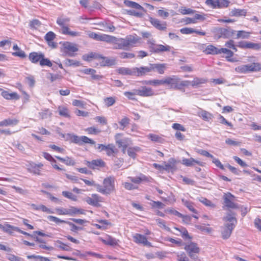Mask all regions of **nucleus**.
<instances>
[{
  "label": "nucleus",
  "instance_id": "nucleus-1",
  "mask_svg": "<svg viewBox=\"0 0 261 261\" xmlns=\"http://www.w3.org/2000/svg\"><path fill=\"white\" fill-rule=\"evenodd\" d=\"M235 216V213L229 211L226 217L224 218L225 223L221 232L222 237L224 239H227L230 236L232 230L236 226L237 220Z\"/></svg>",
  "mask_w": 261,
  "mask_h": 261
},
{
  "label": "nucleus",
  "instance_id": "nucleus-2",
  "mask_svg": "<svg viewBox=\"0 0 261 261\" xmlns=\"http://www.w3.org/2000/svg\"><path fill=\"white\" fill-rule=\"evenodd\" d=\"M140 40V38L136 34L128 35L125 38H117L115 37L114 43V48L126 49L135 45Z\"/></svg>",
  "mask_w": 261,
  "mask_h": 261
},
{
  "label": "nucleus",
  "instance_id": "nucleus-3",
  "mask_svg": "<svg viewBox=\"0 0 261 261\" xmlns=\"http://www.w3.org/2000/svg\"><path fill=\"white\" fill-rule=\"evenodd\" d=\"M103 185V187L99 184L96 185L97 191L104 195H109L115 191V179L113 177L105 178Z\"/></svg>",
  "mask_w": 261,
  "mask_h": 261
},
{
  "label": "nucleus",
  "instance_id": "nucleus-4",
  "mask_svg": "<svg viewBox=\"0 0 261 261\" xmlns=\"http://www.w3.org/2000/svg\"><path fill=\"white\" fill-rule=\"evenodd\" d=\"M212 32L215 38L220 39V38H229L232 36L236 31L230 28L215 27L213 29Z\"/></svg>",
  "mask_w": 261,
  "mask_h": 261
},
{
  "label": "nucleus",
  "instance_id": "nucleus-5",
  "mask_svg": "<svg viewBox=\"0 0 261 261\" xmlns=\"http://www.w3.org/2000/svg\"><path fill=\"white\" fill-rule=\"evenodd\" d=\"M71 141L80 145H82L84 143H89L92 145L95 144V142L93 140L88 138L86 136L79 137L75 135L68 134L67 135Z\"/></svg>",
  "mask_w": 261,
  "mask_h": 261
},
{
  "label": "nucleus",
  "instance_id": "nucleus-6",
  "mask_svg": "<svg viewBox=\"0 0 261 261\" xmlns=\"http://www.w3.org/2000/svg\"><path fill=\"white\" fill-rule=\"evenodd\" d=\"M228 0H206L205 4L213 9H223L229 6Z\"/></svg>",
  "mask_w": 261,
  "mask_h": 261
},
{
  "label": "nucleus",
  "instance_id": "nucleus-7",
  "mask_svg": "<svg viewBox=\"0 0 261 261\" xmlns=\"http://www.w3.org/2000/svg\"><path fill=\"white\" fill-rule=\"evenodd\" d=\"M179 77L175 75L167 76L162 79V85H169L171 89H178Z\"/></svg>",
  "mask_w": 261,
  "mask_h": 261
},
{
  "label": "nucleus",
  "instance_id": "nucleus-8",
  "mask_svg": "<svg viewBox=\"0 0 261 261\" xmlns=\"http://www.w3.org/2000/svg\"><path fill=\"white\" fill-rule=\"evenodd\" d=\"M184 248L191 258L196 259L197 258L196 254L199 253V248L196 244L191 242L185 245Z\"/></svg>",
  "mask_w": 261,
  "mask_h": 261
},
{
  "label": "nucleus",
  "instance_id": "nucleus-9",
  "mask_svg": "<svg viewBox=\"0 0 261 261\" xmlns=\"http://www.w3.org/2000/svg\"><path fill=\"white\" fill-rule=\"evenodd\" d=\"M47 219L48 220H49L50 221H52V222H54L55 223H56V224H59V223H66L68 225H69V226H71V230L72 231H76L77 230H82L83 229L82 227H79V226H77L76 225H75L74 224L69 222V221H65V220H61L56 217H55V216H47Z\"/></svg>",
  "mask_w": 261,
  "mask_h": 261
},
{
  "label": "nucleus",
  "instance_id": "nucleus-10",
  "mask_svg": "<svg viewBox=\"0 0 261 261\" xmlns=\"http://www.w3.org/2000/svg\"><path fill=\"white\" fill-rule=\"evenodd\" d=\"M234 198V196L230 193L225 194L223 196L225 205L228 208H239L238 204L233 202Z\"/></svg>",
  "mask_w": 261,
  "mask_h": 261
},
{
  "label": "nucleus",
  "instance_id": "nucleus-11",
  "mask_svg": "<svg viewBox=\"0 0 261 261\" xmlns=\"http://www.w3.org/2000/svg\"><path fill=\"white\" fill-rule=\"evenodd\" d=\"M148 43L150 44L149 47L152 51L155 53H159L162 51H170V46L169 45H163L161 44L155 45L154 41H149Z\"/></svg>",
  "mask_w": 261,
  "mask_h": 261
},
{
  "label": "nucleus",
  "instance_id": "nucleus-12",
  "mask_svg": "<svg viewBox=\"0 0 261 261\" xmlns=\"http://www.w3.org/2000/svg\"><path fill=\"white\" fill-rule=\"evenodd\" d=\"M135 93L143 97L151 96L154 94L153 91L151 88L146 86L142 87L141 88L139 89H136Z\"/></svg>",
  "mask_w": 261,
  "mask_h": 261
},
{
  "label": "nucleus",
  "instance_id": "nucleus-13",
  "mask_svg": "<svg viewBox=\"0 0 261 261\" xmlns=\"http://www.w3.org/2000/svg\"><path fill=\"white\" fill-rule=\"evenodd\" d=\"M134 241L137 244H142L144 246H151L150 242H148L145 236L136 233L133 236Z\"/></svg>",
  "mask_w": 261,
  "mask_h": 261
},
{
  "label": "nucleus",
  "instance_id": "nucleus-14",
  "mask_svg": "<svg viewBox=\"0 0 261 261\" xmlns=\"http://www.w3.org/2000/svg\"><path fill=\"white\" fill-rule=\"evenodd\" d=\"M56 34L51 31L48 32L44 36V39L47 42V44L53 48H56L58 46L57 43L54 42Z\"/></svg>",
  "mask_w": 261,
  "mask_h": 261
},
{
  "label": "nucleus",
  "instance_id": "nucleus-15",
  "mask_svg": "<svg viewBox=\"0 0 261 261\" xmlns=\"http://www.w3.org/2000/svg\"><path fill=\"white\" fill-rule=\"evenodd\" d=\"M100 197L99 195L96 194H92L91 197H87L85 201L89 204L98 207L100 206L99 202L101 201Z\"/></svg>",
  "mask_w": 261,
  "mask_h": 261
},
{
  "label": "nucleus",
  "instance_id": "nucleus-16",
  "mask_svg": "<svg viewBox=\"0 0 261 261\" xmlns=\"http://www.w3.org/2000/svg\"><path fill=\"white\" fill-rule=\"evenodd\" d=\"M65 49V53L69 56H73V53L78 50L76 45L70 42H66L63 45Z\"/></svg>",
  "mask_w": 261,
  "mask_h": 261
},
{
  "label": "nucleus",
  "instance_id": "nucleus-17",
  "mask_svg": "<svg viewBox=\"0 0 261 261\" xmlns=\"http://www.w3.org/2000/svg\"><path fill=\"white\" fill-rule=\"evenodd\" d=\"M121 136V134H117L115 135V138L116 140V143L117 144L119 148L121 147H127L130 142L129 139L128 138L120 139V137Z\"/></svg>",
  "mask_w": 261,
  "mask_h": 261
},
{
  "label": "nucleus",
  "instance_id": "nucleus-18",
  "mask_svg": "<svg viewBox=\"0 0 261 261\" xmlns=\"http://www.w3.org/2000/svg\"><path fill=\"white\" fill-rule=\"evenodd\" d=\"M150 22L153 26L159 30H165L166 29V22H161L160 20L153 18H150Z\"/></svg>",
  "mask_w": 261,
  "mask_h": 261
},
{
  "label": "nucleus",
  "instance_id": "nucleus-19",
  "mask_svg": "<svg viewBox=\"0 0 261 261\" xmlns=\"http://www.w3.org/2000/svg\"><path fill=\"white\" fill-rule=\"evenodd\" d=\"M86 165L90 168L92 169H96L98 167H103L105 165V162L101 159L94 160L91 162L87 161Z\"/></svg>",
  "mask_w": 261,
  "mask_h": 261
},
{
  "label": "nucleus",
  "instance_id": "nucleus-20",
  "mask_svg": "<svg viewBox=\"0 0 261 261\" xmlns=\"http://www.w3.org/2000/svg\"><path fill=\"white\" fill-rule=\"evenodd\" d=\"M135 76H143L145 75L147 73L150 72L151 71V64H150L148 66L140 67V68L135 67Z\"/></svg>",
  "mask_w": 261,
  "mask_h": 261
},
{
  "label": "nucleus",
  "instance_id": "nucleus-21",
  "mask_svg": "<svg viewBox=\"0 0 261 261\" xmlns=\"http://www.w3.org/2000/svg\"><path fill=\"white\" fill-rule=\"evenodd\" d=\"M44 57V54L41 52H32L29 54V59L30 61L33 63L36 64L38 62H40L42 58Z\"/></svg>",
  "mask_w": 261,
  "mask_h": 261
},
{
  "label": "nucleus",
  "instance_id": "nucleus-22",
  "mask_svg": "<svg viewBox=\"0 0 261 261\" xmlns=\"http://www.w3.org/2000/svg\"><path fill=\"white\" fill-rule=\"evenodd\" d=\"M168 163L165 164L163 167V170H165L168 172L174 171L176 168L175 166L176 161L173 158H170L169 160Z\"/></svg>",
  "mask_w": 261,
  "mask_h": 261
},
{
  "label": "nucleus",
  "instance_id": "nucleus-23",
  "mask_svg": "<svg viewBox=\"0 0 261 261\" xmlns=\"http://www.w3.org/2000/svg\"><path fill=\"white\" fill-rule=\"evenodd\" d=\"M0 91H2V96L6 99H18L19 98V95L16 92H13L11 93H9L7 91L3 90L0 88Z\"/></svg>",
  "mask_w": 261,
  "mask_h": 261
},
{
  "label": "nucleus",
  "instance_id": "nucleus-24",
  "mask_svg": "<svg viewBox=\"0 0 261 261\" xmlns=\"http://www.w3.org/2000/svg\"><path fill=\"white\" fill-rule=\"evenodd\" d=\"M182 164L186 166L190 167L193 166L195 164L200 166H203V163L194 159L193 158L190 159H184L182 160Z\"/></svg>",
  "mask_w": 261,
  "mask_h": 261
},
{
  "label": "nucleus",
  "instance_id": "nucleus-25",
  "mask_svg": "<svg viewBox=\"0 0 261 261\" xmlns=\"http://www.w3.org/2000/svg\"><path fill=\"white\" fill-rule=\"evenodd\" d=\"M151 71L156 70V71L161 74L164 73L166 69V64H150Z\"/></svg>",
  "mask_w": 261,
  "mask_h": 261
},
{
  "label": "nucleus",
  "instance_id": "nucleus-26",
  "mask_svg": "<svg viewBox=\"0 0 261 261\" xmlns=\"http://www.w3.org/2000/svg\"><path fill=\"white\" fill-rule=\"evenodd\" d=\"M117 72L122 75H135V67L133 68L121 67L117 69Z\"/></svg>",
  "mask_w": 261,
  "mask_h": 261
},
{
  "label": "nucleus",
  "instance_id": "nucleus-27",
  "mask_svg": "<svg viewBox=\"0 0 261 261\" xmlns=\"http://www.w3.org/2000/svg\"><path fill=\"white\" fill-rule=\"evenodd\" d=\"M30 205L32 207V208L34 210L41 211L43 212H45L48 214L54 213V212L52 210L47 208L46 206H45L43 204L36 205L35 204L32 203Z\"/></svg>",
  "mask_w": 261,
  "mask_h": 261
},
{
  "label": "nucleus",
  "instance_id": "nucleus-28",
  "mask_svg": "<svg viewBox=\"0 0 261 261\" xmlns=\"http://www.w3.org/2000/svg\"><path fill=\"white\" fill-rule=\"evenodd\" d=\"M67 215L73 216L76 214H84L85 211L82 209L77 208L76 207L71 206L67 208Z\"/></svg>",
  "mask_w": 261,
  "mask_h": 261
},
{
  "label": "nucleus",
  "instance_id": "nucleus-29",
  "mask_svg": "<svg viewBox=\"0 0 261 261\" xmlns=\"http://www.w3.org/2000/svg\"><path fill=\"white\" fill-rule=\"evenodd\" d=\"M124 3L125 5L128 7L134 8L137 10L144 11V8L142 6H141L140 5H139V4H138L136 2L128 1V0H125L124 2Z\"/></svg>",
  "mask_w": 261,
  "mask_h": 261
},
{
  "label": "nucleus",
  "instance_id": "nucleus-30",
  "mask_svg": "<svg viewBox=\"0 0 261 261\" xmlns=\"http://www.w3.org/2000/svg\"><path fill=\"white\" fill-rule=\"evenodd\" d=\"M115 37L107 34H100L99 41H103L114 45Z\"/></svg>",
  "mask_w": 261,
  "mask_h": 261
},
{
  "label": "nucleus",
  "instance_id": "nucleus-31",
  "mask_svg": "<svg viewBox=\"0 0 261 261\" xmlns=\"http://www.w3.org/2000/svg\"><path fill=\"white\" fill-rule=\"evenodd\" d=\"M247 13L246 10L245 9H233L230 12L229 15L231 16H245Z\"/></svg>",
  "mask_w": 261,
  "mask_h": 261
},
{
  "label": "nucleus",
  "instance_id": "nucleus-32",
  "mask_svg": "<svg viewBox=\"0 0 261 261\" xmlns=\"http://www.w3.org/2000/svg\"><path fill=\"white\" fill-rule=\"evenodd\" d=\"M198 116L206 121H210L213 117L211 113L204 110H201L200 112H198Z\"/></svg>",
  "mask_w": 261,
  "mask_h": 261
},
{
  "label": "nucleus",
  "instance_id": "nucleus-33",
  "mask_svg": "<svg viewBox=\"0 0 261 261\" xmlns=\"http://www.w3.org/2000/svg\"><path fill=\"white\" fill-rule=\"evenodd\" d=\"M206 54L218 55L220 54L219 48L213 45H208L205 49Z\"/></svg>",
  "mask_w": 261,
  "mask_h": 261
},
{
  "label": "nucleus",
  "instance_id": "nucleus-34",
  "mask_svg": "<svg viewBox=\"0 0 261 261\" xmlns=\"http://www.w3.org/2000/svg\"><path fill=\"white\" fill-rule=\"evenodd\" d=\"M13 49L15 51V52L13 53V56L19 57L21 58H24L26 57V55L24 51L20 49L17 44H15L13 46Z\"/></svg>",
  "mask_w": 261,
  "mask_h": 261
},
{
  "label": "nucleus",
  "instance_id": "nucleus-35",
  "mask_svg": "<svg viewBox=\"0 0 261 261\" xmlns=\"http://www.w3.org/2000/svg\"><path fill=\"white\" fill-rule=\"evenodd\" d=\"M18 122V120L16 119H7L0 122V126L15 125Z\"/></svg>",
  "mask_w": 261,
  "mask_h": 261
},
{
  "label": "nucleus",
  "instance_id": "nucleus-36",
  "mask_svg": "<svg viewBox=\"0 0 261 261\" xmlns=\"http://www.w3.org/2000/svg\"><path fill=\"white\" fill-rule=\"evenodd\" d=\"M99 59H101L102 60L100 62L101 65L102 66H112L115 64V60L113 59L103 57L101 55Z\"/></svg>",
  "mask_w": 261,
  "mask_h": 261
},
{
  "label": "nucleus",
  "instance_id": "nucleus-37",
  "mask_svg": "<svg viewBox=\"0 0 261 261\" xmlns=\"http://www.w3.org/2000/svg\"><path fill=\"white\" fill-rule=\"evenodd\" d=\"M1 229H2L4 232L11 234L13 231H16V230L18 229V227L9 224H6L5 225H2Z\"/></svg>",
  "mask_w": 261,
  "mask_h": 261
},
{
  "label": "nucleus",
  "instance_id": "nucleus-38",
  "mask_svg": "<svg viewBox=\"0 0 261 261\" xmlns=\"http://www.w3.org/2000/svg\"><path fill=\"white\" fill-rule=\"evenodd\" d=\"M55 157L59 161L65 163L66 165L68 166H73L75 163L73 160H72L71 158H69L68 156H66L65 158H62L59 156H55Z\"/></svg>",
  "mask_w": 261,
  "mask_h": 261
},
{
  "label": "nucleus",
  "instance_id": "nucleus-39",
  "mask_svg": "<svg viewBox=\"0 0 261 261\" xmlns=\"http://www.w3.org/2000/svg\"><path fill=\"white\" fill-rule=\"evenodd\" d=\"M62 33L64 34L68 35L71 36L75 37L80 35V33L71 31L67 27H63L62 29Z\"/></svg>",
  "mask_w": 261,
  "mask_h": 261
},
{
  "label": "nucleus",
  "instance_id": "nucleus-40",
  "mask_svg": "<svg viewBox=\"0 0 261 261\" xmlns=\"http://www.w3.org/2000/svg\"><path fill=\"white\" fill-rule=\"evenodd\" d=\"M107 154L109 156H111L113 153L117 152V149L115 146L112 144H109L107 145V148L105 149Z\"/></svg>",
  "mask_w": 261,
  "mask_h": 261
},
{
  "label": "nucleus",
  "instance_id": "nucleus-41",
  "mask_svg": "<svg viewBox=\"0 0 261 261\" xmlns=\"http://www.w3.org/2000/svg\"><path fill=\"white\" fill-rule=\"evenodd\" d=\"M250 33L245 31H237L236 39H248L250 37Z\"/></svg>",
  "mask_w": 261,
  "mask_h": 261
},
{
  "label": "nucleus",
  "instance_id": "nucleus-42",
  "mask_svg": "<svg viewBox=\"0 0 261 261\" xmlns=\"http://www.w3.org/2000/svg\"><path fill=\"white\" fill-rule=\"evenodd\" d=\"M246 48L253 49L256 50H258L261 49V44L247 41Z\"/></svg>",
  "mask_w": 261,
  "mask_h": 261
},
{
  "label": "nucleus",
  "instance_id": "nucleus-43",
  "mask_svg": "<svg viewBox=\"0 0 261 261\" xmlns=\"http://www.w3.org/2000/svg\"><path fill=\"white\" fill-rule=\"evenodd\" d=\"M140 150V148L139 147H129L127 152L130 157L135 159L136 155V152L139 151Z\"/></svg>",
  "mask_w": 261,
  "mask_h": 261
},
{
  "label": "nucleus",
  "instance_id": "nucleus-44",
  "mask_svg": "<svg viewBox=\"0 0 261 261\" xmlns=\"http://www.w3.org/2000/svg\"><path fill=\"white\" fill-rule=\"evenodd\" d=\"M147 137L153 142L163 143L164 141V139L157 135L150 134L147 136Z\"/></svg>",
  "mask_w": 261,
  "mask_h": 261
},
{
  "label": "nucleus",
  "instance_id": "nucleus-45",
  "mask_svg": "<svg viewBox=\"0 0 261 261\" xmlns=\"http://www.w3.org/2000/svg\"><path fill=\"white\" fill-rule=\"evenodd\" d=\"M182 202L190 211L194 213H197V211L194 208L193 203L182 199Z\"/></svg>",
  "mask_w": 261,
  "mask_h": 261
},
{
  "label": "nucleus",
  "instance_id": "nucleus-46",
  "mask_svg": "<svg viewBox=\"0 0 261 261\" xmlns=\"http://www.w3.org/2000/svg\"><path fill=\"white\" fill-rule=\"evenodd\" d=\"M162 83V80H149V81H144L142 82L143 84L146 85H153L154 86H157L159 85H161Z\"/></svg>",
  "mask_w": 261,
  "mask_h": 261
},
{
  "label": "nucleus",
  "instance_id": "nucleus-47",
  "mask_svg": "<svg viewBox=\"0 0 261 261\" xmlns=\"http://www.w3.org/2000/svg\"><path fill=\"white\" fill-rule=\"evenodd\" d=\"M205 82L206 80L204 79L195 77L192 81H191V86L193 87H196L200 84L205 83Z\"/></svg>",
  "mask_w": 261,
  "mask_h": 261
},
{
  "label": "nucleus",
  "instance_id": "nucleus-48",
  "mask_svg": "<svg viewBox=\"0 0 261 261\" xmlns=\"http://www.w3.org/2000/svg\"><path fill=\"white\" fill-rule=\"evenodd\" d=\"M104 102L107 107H110L115 103L116 98L114 97H106L104 99Z\"/></svg>",
  "mask_w": 261,
  "mask_h": 261
},
{
  "label": "nucleus",
  "instance_id": "nucleus-49",
  "mask_svg": "<svg viewBox=\"0 0 261 261\" xmlns=\"http://www.w3.org/2000/svg\"><path fill=\"white\" fill-rule=\"evenodd\" d=\"M58 111L59 114L61 116H63L65 117H69V111L68 110L64 107H59L58 108Z\"/></svg>",
  "mask_w": 261,
  "mask_h": 261
},
{
  "label": "nucleus",
  "instance_id": "nucleus-50",
  "mask_svg": "<svg viewBox=\"0 0 261 261\" xmlns=\"http://www.w3.org/2000/svg\"><path fill=\"white\" fill-rule=\"evenodd\" d=\"M27 258L28 259L33 258L34 259H39L40 261H51L48 257L40 255H29L27 256Z\"/></svg>",
  "mask_w": 261,
  "mask_h": 261
},
{
  "label": "nucleus",
  "instance_id": "nucleus-51",
  "mask_svg": "<svg viewBox=\"0 0 261 261\" xmlns=\"http://www.w3.org/2000/svg\"><path fill=\"white\" fill-rule=\"evenodd\" d=\"M178 11L179 12L184 15L193 14L195 12V11L194 10H192L190 8H186L185 7H181V8H180L178 10Z\"/></svg>",
  "mask_w": 261,
  "mask_h": 261
},
{
  "label": "nucleus",
  "instance_id": "nucleus-52",
  "mask_svg": "<svg viewBox=\"0 0 261 261\" xmlns=\"http://www.w3.org/2000/svg\"><path fill=\"white\" fill-rule=\"evenodd\" d=\"M51 114L49 112L48 109H45L44 110H42L41 112L39 113V115L41 119L47 118L48 117L50 116Z\"/></svg>",
  "mask_w": 261,
  "mask_h": 261
},
{
  "label": "nucleus",
  "instance_id": "nucleus-53",
  "mask_svg": "<svg viewBox=\"0 0 261 261\" xmlns=\"http://www.w3.org/2000/svg\"><path fill=\"white\" fill-rule=\"evenodd\" d=\"M46 78L53 82L58 79H61L62 78V76L58 74H53L49 72L47 73Z\"/></svg>",
  "mask_w": 261,
  "mask_h": 261
},
{
  "label": "nucleus",
  "instance_id": "nucleus-54",
  "mask_svg": "<svg viewBox=\"0 0 261 261\" xmlns=\"http://www.w3.org/2000/svg\"><path fill=\"white\" fill-rule=\"evenodd\" d=\"M252 72H256L261 70V64L259 63H252L250 64Z\"/></svg>",
  "mask_w": 261,
  "mask_h": 261
},
{
  "label": "nucleus",
  "instance_id": "nucleus-55",
  "mask_svg": "<svg viewBox=\"0 0 261 261\" xmlns=\"http://www.w3.org/2000/svg\"><path fill=\"white\" fill-rule=\"evenodd\" d=\"M99 25H101L103 27V29H100L101 30L106 31V30H108L110 32H113L115 30V27L114 25H108L106 23L105 24L103 23H102L101 24L100 23Z\"/></svg>",
  "mask_w": 261,
  "mask_h": 261
},
{
  "label": "nucleus",
  "instance_id": "nucleus-56",
  "mask_svg": "<svg viewBox=\"0 0 261 261\" xmlns=\"http://www.w3.org/2000/svg\"><path fill=\"white\" fill-rule=\"evenodd\" d=\"M191 85V82L190 81H181L179 78V83L178 90H182L183 87H187Z\"/></svg>",
  "mask_w": 261,
  "mask_h": 261
},
{
  "label": "nucleus",
  "instance_id": "nucleus-57",
  "mask_svg": "<svg viewBox=\"0 0 261 261\" xmlns=\"http://www.w3.org/2000/svg\"><path fill=\"white\" fill-rule=\"evenodd\" d=\"M39 64L41 66H47L48 67H51L53 65L51 61L48 59L45 58L44 57L42 58Z\"/></svg>",
  "mask_w": 261,
  "mask_h": 261
},
{
  "label": "nucleus",
  "instance_id": "nucleus-58",
  "mask_svg": "<svg viewBox=\"0 0 261 261\" xmlns=\"http://www.w3.org/2000/svg\"><path fill=\"white\" fill-rule=\"evenodd\" d=\"M57 243H58L59 245L58 246V247L61 249L62 250L64 251H70L71 248L68 246L67 245L63 243L61 241L58 240L57 241Z\"/></svg>",
  "mask_w": 261,
  "mask_h": 261
},
{
  "label": "nucleus",
  "instance_id": "nucleus-59",
  "mask_svg": "<svg viewBox=\"0 0 261 261\" xmlns=\"http://www.w3.org/2000/svg\"><path fill=\"white\" fill-rule=\"evenodd\" d=\"M158 225L161 228L165 229V230L170 231V228L167 227L165 224V222L161 219H158L156 220Z\"/></svg>",
  "mask_w": 261,
  "mask_h": 261
},
{
  "label": "nucleus",
  "instance_id": "nucleus-60",
  "mask_svg": "<svg viewBox=\"0 0 261 261\" xmlns=\"http://www.w3.org/2000/svg\"><path fill=\"white\" fill-rule=\"evenodd\" d=\"M100 57V55L96 54L95 53H91L89 54L88 55L84 56L83 58L85 60L89 61L90 59H91V58H99V59Z\"/></svg>",
  "mask_w": 261,
  "mask_h": 261
},
{
  "label": "nucleus",
  "instance_id": "nucleus-61",
  "mask_svg": "<svg viewBox=\"0 0 261 261\" xmlns=\"http://www.w3.org/2000/svg\"><path fill=\"white\" fill-rule=\"evenodd\" d=\"M199 200L206 206L214 207L215 205L209 200L205 198L201 197Z\"/></svg>",
  "mask_w": 261,
  "mask_h": 261
},
{
  "label": "nucleus",
  "instance_id": "nucleus-62",
  "mask_svg": "<svg viewBox=\"0 0 261 261\" xmlns=\"http://www.w3.org/2000/svg\"><path fill=\"white\" fill-rule=\"evenodd\" d=\"M180 32L183 34H190L195 32V30L191 28H184L181 29Z\"/></svg>",
  "mask_w": 261,
  "mask_h": 261
},
{
  "label": "nucleus",
  "instance_id": "nucleus-63",
  "mask_svg": "<svg viewBox=\"0 0 261 261\" xmlns=\"http://www.w3.org/2000/svg\"><path fill=\"white\" fill-rule=\"evenodd\" d=\"M104 243L107 245L111 246H114L117 244V240L112 237H109L107 240H105Z\"/></svg>",
  "mask_w": 261,
  "mask_h": 261
},
{
  "label": "nucleus",
  "instance_id": "nucleus-64",
  "mask_svg": "<svg viewBox=\"0 0 261 261\" xmlns=\"http://www.w3.org/2000/svg\"><path fill=\"white\" fill-rule=\"evenodd\" d=\"M177 260L178 261H190L184 252L178 253L177 255Z\"/></svg>",
  "mask_w": 261,
  "mask_h": 261
}]
</instances>
